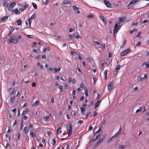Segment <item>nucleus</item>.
<instances>
[{
    "mask_svg": "<svg viewBox=\"0 0 149 149\" xmlns=\"http://www.w3.org/2000/svg\"><path fill=\"white\" fill-rule=\"evenodd\" d=\"M140 0H132L129 5L127 6H129L131 4H133L135 3L138 2Z\"/></svg>",
    "mask_w": 149,
    "mask_h": 149,
    "instance_id": "16",
    "label": "nucleus"
},
{
    "mask_svg": "<svg viewBox=\"0 0 149 149\" xmlns=\"http://www.w3.org/2000/svg\"><path fill=\"white\" fill-rule=\"evenodd\" d=\"M36 85V84L35 82H34L32 83V86L33 87H35Z\"/></svg>",
    "mask_w": 149,
    "mask_h": 149,
    "instance_id": "54",
    "label": "nucleus"
},
{
    "mask_svg": "<svg viewBox=\"0 0 149 149\" xmlns=\"http://www.w3.org/2000/svg\"><path fill=\"white\" fill-rule=\"evenodd\" d=\"M62 132L61 128V127L58 128L57 131V134H59L61 133Z\"/></svg>",
    "mask_w": 149,
    "mask_h": 149,
    "instance_id": "21",
    "label": "nucleus"
},
{
    "mask_svg": "<svg viewBox=\"0 0 149 149\" xmlns=\"http://www.w3.org/2000/svg\"><path fill=\"white\" fill-rule=\"evenodd\" d=\"M55 143H56V141H55V139H53L52 141L51 142V144H52V145H54L55 144Z\"/></svg>",
    "mask_w": 149,
    "mask_h": 149,
    "instance_id": "46",
    "label": "nucleus"
},
{
    "mask_svg": "<svg viewBox=\"0 0 149 149\" xmlns=\"http://www.w3.org/2000/svg\"><path fill=\"white\" fill-rule=\"evenodd\" d=\"M49 116H47L46 117H44L43 118L44 120L45 121H47V122H49L48 119H49Z\"/></svg>",
    "mask_w": 149,
    "mask_h": 149,
    "instance_id": "35",
    "label": "nucleus"
},
{
    "mask_svg": "<svg viewBox=\"0 0 149 149\" xmlns=\"http://www.w3.org/2000/svg\"><path fill=\"white\" fill-rule=\"evenodd\" d=\"M104 3L106 6L108 8H110L111 7V5L110 3L106 0H104Z\"/></svg>",
    "mask_w": 149,
    "mask_h": 149,
    "instance_id": "15",
    "label": "nucleus"
},
{
    "mask_svg": "<svg viewBox=\"0 0 149 149\" xmlns=\"http://www.w3.org/2000/svg\"><path fill=\"white\" fill-rule=\"evenodd\" d=\"M93 15L92 14H90L87 16V17L88 18H92L93 17Z\"/></svg>",
    "mask_w": 149,
    "mask_h": 149,
    "instance_id": "44",
    "label": "nucleus"
},
{
    "mask_svg": "<svg viewBox=\"0 0 149 149\" xmlns=\"http://www.w3.org/2000/svg\"><path fill=\"white\" fill-rule=\"evenodd\" d=\"M22 6L25 9L26 8L28 7L29 6V5L28 4H25L24 5H23Z\"/></svg>",
    "mask_w": 149,
    "mask_h": 149,
    "instance_id": "47",
    "label": "nucleus"
},
{
    "mask_svg": "<svg viewBox=\"0 0 149 149\" xmlns=\"http://www.w3.org/2000/svg\"><path fill=\"white\" fill-rule=\"evenodd\" d=\"M33 52H34L36 53H38L37 50V49H33Z\"/></svg>",
    "mask_w": 149,
    "mask_h": 149,
    "instance_id": "64",
    "label": "nucleus"
},
{
    "mask_svg": "<svg viewBox=\"0 0 149 149\" xmlns=\"http://www.w3.org/2000/svg\"><path fill=\"white\" fill-rule=\"evenodd\" d=\"M99 17L100 19L102 20L103 23H104V25L106 26L107 25V22L104 16L102 15H100V16Z\"/></svg>",
    "mask_w": 149,
    "mask_h": 149,
    "instance_id": "7",
    "label": "nucleus"
},
{
    "mask_svg": "<svg viewBox=\"0 0 149 149\" xmlns=\"http://www.w3.org/2000/svg\"><path fill=\"white\" fill-rule=\"evenodd\" d=\"M12 12H14L17 15L19 14H20L18 10L17 9H16L15 10H13L12 11Z\"/></svg>",
    "mask_w": 149,
    "mask_h": 149,
    "instance_id": "28",
    "label": "nucleus"
},
{
    "mask_svg": "<svg viewBox=\"0 0 149 149\" xmlns=\"http://www.w3.org/2000/svg\"><path fill=\"white\" fill-rule=\"evenodd\" d=\"M137 31V29H134L133 30H131L130 31V33L131 34L132 33L134 32H136Z\"/></svg>",
    "mask_w": 149,
    "mask_h": 149,
    "instance_id": "34",
    "label": "nucleus"
},
{
    "mask_svg": "<svg viewBox=\"0 0 149 149\" xmlns=\"http://www.w3.org/2000/svg\"><path fill=\"white\" fill-rule=\"evenodd\" d=\"M120 132H119L118 131L117 132L116 134H115L113 136L114 137H115V138H116L117 136L120 134Z\"/></svg>",
    "mask_w": 149,
    "mask_h": 149,
    "instance_id": "37",
    "label": "nucleus"
},
{
    "mask_svg": "<svg viewBox=\"0 0 149 149\" xmlns=\"http://www.w3.org/2000/svg\"><path fill=\"white\" fill-rule=\"evenodd\" d=\"M141 32V31H139L138 32V34L136 35V37H138L139 38H141V36H140Z\"/></svg>",
    "mask_w": 149,
    "mask_h": 149,
    "instance_id": "41",
    "label": "nucleus"
},
{
    "mask_svg": "<svg viewBox=\"0 0 149 149\" xmlns=\"http://www.w3.org/2000/svg\"><path fill=\"white\" fill-rule=\"evenodd\" d=\"M39 101L38 100H37L35 102V106H37L38 105Z\"/></svg>",
    "mask_w": 149,
    "mask_h": 149,
    "instance_id": "49",
    "label": "nucleus"
},
{
    "mask_svg": "<svg viewBox=\"0 0 149 149\" xmlns=\"http://www.w3.org/2000/svg\"><path fill=\"white\" fill-rule=\"evenodd\" d=\"M50 50V48L49 47H47L46 48L44 47L43 50V52H45L47 50L49 51Z\"/></svg>",
    "mask_w": 149,
    "mask_h": 149,
    "instance_id": "23",
    "label": "nucleus"
},
{
    "mask_svg": "<svg viewBox=\"0 0 149 149\" xmlns=\"http://www.w3.org/2000/svg\"><path fill=\"white\" fill-rule=\"evenodd\" d=\"M37 44V43L36 42H33L32 44V45L33 47H34Z\"/></svg>",
    "mask_w": 149,
    "mask_h": 149,
    "instance_id": "58",
    "label": "nucleus"
},
{
    "mask_svg": "<svg viewBox=\"0 0 149 149\" xmlns=\"http://www.w3.org/2000/svg\"><path fill=\"white\" fill-rule=\"evenodd\" d=\"M101 46V47H102L103 49H104L105 47V44H104L102 43Z\"/></svg>",
    "mask_w": 149,
    "mask_h": 149,
    "instance_id": "59",
    "label": "nucleus"
},
{
    "mask_svg": "<svg viewBox=\"0 0 149 149\" xmlns=\"http://www.w3.org/2000/svg\"><path fill=\"white\" fill-rule=\"evenodd\" d=\"M70 53L72 55H73L74 54H76L77 53V52L75 51H71Z\"/></svg>",
    "mask_w": 149,
    "mask_h": 149,
    "instance_id": "48",
    "label": "nucleus"
},
{
    "mask_svg": "<svg viewBox=\"0 0 149 149\" xmlns=\"http://www.w3.org/2000/svg\"><path fill=\"white\" fill-rule=\"evenodd\" d=\"M16 3L15 2H12L9 6L8 10L9 11L12 10L14 7L16 5Z\"/></svg>",
    "mask_w": 149,
    "mask_h": 149,
    "instance_id": "6",
    "label": "nucleus"
},
{
    "mask_svg": "<svg viewBox=\"0 0 149 149\" xmlns=\"http://www.w3.org/2000/svg\"><path fill=\"white\" fill-rule=\"evenodd\" d=\"M102 128V127H100L99 128V129L98 131L96 132L95 133H94V135H95V134H97L98 133L100 132V131H101Z\"/></svg>",
    "mask_w": 149,
    "mask_h": 149,
    "instance_id": "33",
    "label": "nucleus"
},
{
    "mask_svg": "<svg viewBox=\"0 0 149 149\" xmlns=\"http://www.w3.org/2000/svg\"><path fill=\"white\" fill-rule=\"evenodd\" d=\"M94 42L95 43H96L97 45H99L100 44V42H98L97 41H96L95 40H94Z\"/></svg>",
    "mask_w": 149,
    "mask_h": 149,
    "instance_id": "60",
    "label": "nucleus"
},
{
    "mask_svg": "<svg viewBox=\"0 0 149 149\" xmlns=\"http://www.w3.org/2000/svg\"><path fill=\"white\" fill-rule=\"evenodd\" d=\"M143 65H146V67L147 68H149V61L148 63H145L143 64Z\"/></svg>",
    "mask_w": 149,
    "mask_h": 149,
    "instance_id": "32",
    "label": "nucleus"
},
{
    "mask_svg": "<svg viewBox=\"0 0 149 149\" xmlns=\"http://www.w3.org/2000/svg\"><path fill=\"white\" fill-rule=\"evenodd\" d=\"M32 5L33 7H34V8L35 9H37V5L36 3H34L33 2H32Z\"/></svg>",
    "mask_w": 149,
    "mask_h": 149,
    "instance_id": "38",
    "label": "nucleus"
},
{
    "mask_svg": "<svg viewBox=\"0 0 149 149\" xmlns=\"http://www.w3.org/2000/svg\"><path fill=\"white\" fill-rule=\"evenodd\" d=\"M119 26L117 24H115L113 31V33L114 34H115V33H117V30L119 27Z\"/></svg>",
    "mask_w": 149,
    "mask_h": 149,
    "instance_id": "12",
    "label": "nucleus"
},
{
    "mask_svg": "<svg viewBox=\"0 0 149 149\" xmlns=\"http://www.w3.org/2000/svg\"><path fill=\"white\" fill-rule=\"evenodd\" d=\"M29 130V129L27 128V127H26L24 128L23 132L24 134H26L27 133Z\"/></svg>",
    "mask_w": 149,
    "mask_h": 149,
    "instance_id": "17",
    "label": "nucleus"
},
{
    "mask_svg": "<svg viewBox=\"0 0 149 149\" xmlns=\"http://www.w3.org/2000/svg\"><path fill=\"white\" fill-rule=\"evenodd\" d=\"M127 147V146L125 145H121L119 146V149H123Z\"/></svg>",
    "mask_w": 149,
    "mask_h": 149,
    "instance_id": "22",
    "label": "nucleus"
},
{
    "mask_svg": "<svg viewBox=\"0 0 149 149\" xmlns=\"http://www.w3.org/2000/svg\"><path fill=\"white\" fill-rule=\"evenodd\" d=\"M28 118V117L27 116H25L23 117V119L25 120H26Z\"/></svg>",
    "mask_w": 149,
    "mask_h": 149,
    "instance_id": "63",
    "label": "nucleus"
},
{
    "mask_svg": "<svg viewBox=\"0 0 149 149\" xmlns=\"http://www.w3.org/2000/svg\"><path fill=\"white\" fill-rule=\"evenodd\" d=\"M101 100H99L97 102L95 103V109H96V108L99 106L100 105V104L101 102Z\"/></svg>",
    "mask_w": 149,
    "mask_h": 149,
    "instance_id": "18",
    "label": "nucleus"
},
{
    "mask_svg": "<svg viewBox=\"0 0 149 149\" xmlns=\"http://www.w3.org/2000/svg\"><path fill=\"white\" fill-rule=\"evenodd\" d=\"M107 72H108V70H105L104 72V75L105 78V79H107Z\"/></svg>",
    "mask_w": 149,
    "mask_h": 149,
    "instance_id": "30",
    "label": "nucleus"
},
{
    "mask_svg": "<svg viewBox=\"0 0 149 149\" xmlns=\"http://www.w3.org/2000/svg\"><path fill=\"white\" fill-rule=\"evenodd\" d=\"M74 36L77 38H80L81 37V36L79 35L78 33H74Z\"/></svg>",
    "mask_w": 149,
    "mask_h": 149,
    "instance_id": "25",
    "label": "nucleus"
},
{
    "mask_svg": "<svg viewBox=\"0 0 149 149\" xmlns=\"http://www.w3.org/2000/svg\"><path fill=\"white\" fill-rule=\"evenodd\" d=\"M72 126L71 123L67 124L66 127L67 131L68 132V136H70L72 134Z\"/></svg>",
    "mask_w": 149,
    "mask_h": 149,
    "instance_id": "1",
    "label": "nucleus"
},
{
    "mask_svg": "<svg viewBox=\"0 0 149 149\" xmlns=\"http://www.w3.org/2000/svg\"><path fill=\"white\" fill-rule=\"evenodd\" d=\"M74 30L73 29L70 28L69 29V31L70 32H71L73 31Z\"/></svg>",
    "mask_w": 149,
    "mask_h": 149,
    "instance_id": "50",
    "label": "nucleus"
},
{
    "mask_svg": "<svg viewBox=\"0 0 149 149\" xmlns=\"http://www.w3.org/2000/svg\"><path fill=\"white\" fill-rule=\"evenodd\" d=\"M63 3L64 4H71V2L70 1L68 0H64L63 1Z\"/></svg>",
    "mask_w": 149,
    "mask_h": 149,
    "instance_id": "19",
    "label": "nucleus"
},
{
    "mask_svg": "<svg viewBox=\"0 0 149 149\" xmlns=\"http://www.w3.org/2000/svg\"><path fill=\"white\" fill-rule=\"evenodd\" d=\"M54 70L55 72H54V73H56L58 71V68H55L54 69Z\"/></svg>",
    "mask_w": 149,
    "mask_h": 149,
    "instance_id": "62",
    "label": "nucleus"
},
{
    "mask_svg": "<svg viewBox=\"0 0 149 149\" xmlns=\"http://www.w3.org/2000/svg\"><path fill=\"white\" fill-rule=\"evenodd\" d=\"M24 9V8L22 6H21L19 7V10L21 11H23Z\"/></svg>",
    "mask_w": 149,
    "mask_h": 149,
    "instance_id": "27",
    "label": "nucleus"
},
{
    "mask_svg": "<svg viewBox=\"0 0 149 149\" xmlns=\"http://www.w3.org/2000/svg\"><path fill=\"white\" fill-rule=\"evenodd\" d=\"M97 112L96 111H95L94 112V114L93 115H92V116L93 117L97 115Z\"/></svg>",
    "mask_w": 149,
    "mask_h": 149,
    "instance_id": "55",
    "label": "nucleus"
},
{
    "mask_svg": "<svg viewBox=\"0 0 149 149\" xmlns=\"http://www.w3.org/2000/svg\"><path fill=\"white\" fill-rule=\"evenodd\" d=\"M15 96L14 95L10 99V102L11 103H13L14 102L15 100Z\"/></svg>",
    "mask_w": 149,
    "mask_h": 149,
    "instance_id": "20",
    "label": "nucleus"
},
{
    "mask_svg": "<svg viewBox=\"0 0 149 149\" xmlns=\"http://www.w3.org/2000/svg\"><path fill=\"white\" fill-rule=\"evenodd\" d=\"M100 95L99 94H98L96 99V100H98L100 98Z\"/></svg>",
    "mask_w": 149,
    "mask_h": 149,
    "instance_id": "61",
    "label": "nucleus"
},
{
    "mask_svg": "<svg viewBox=\"0 0 149 149\" xmlns=\"http://www.w3.org/2000/svg\"><path fill=\"white\" fill-rule=\"evenodd\" d=\"M125 20V19L124 18H119L117 22V24H119V26L120 24L122 23Z\"/></svg>",
    "mask_w": 149,
    "mask_h": 149,
    "instance_id": "11",
    "label": "nucleus"
},
{
    "mask_svg": "<svg viewBox=\"0 0 149 149\" xmlns=\"http://www.w3.org/2000/svg\"><path fill=\"white\" fill-rule=\"evenodd\" d=\"M48 1H47L46 0V1L45 2H43V4L44 5H46L48 4Z\"/></svg>",
    "mask_w": 149,
    "mask_h": 149,
    "instance_id": "53",
    "label": "nucleus"
},
{
    "mask_svg": "<svg viewBox=\"0 0 149 149\" xmlns=\"http://www.w3.org/2000/svg\"><path fill=\"white\" fill-rule=\"evenodd\" d=\"M17 22L18 25H21L22 24V21L21 20L19 19L17 20Z\"/></svg>",
    "mask_w": 149,
    "mask_h": 149,
    "instance_id": "29",
    "label": "nucleus"
},
{
    "mask_svg": "<svg viewBox=\"0 0 149 149\" xmlns=\"http://www.w3.org/2000/svg\"><path fill=\"white\" fill-rule=\"evenodd\" d=\"M8 41L9 43H11L12 42H13V40L12 38H11L10 39H8Z\"/></svg>",
    "mask_w": 149,
    "mask_h": 149,
    "instance_id": "51",
    "label": "nucleus"
},
{
    "mask_svg": "<svg viewBox=\"0 0 149 149\" xmlns=\"http://www.w3.org/2000/svg\"><path fill=\"white\" fill-rule=\"evenodd\" d=\"M20 133H18L17 134V141H18L19 139V138L20 137Z\"/></svg>",
    "mask_w": 149,
    "mask_h": 149,
    "instance_id": "45",
    "label": "nucleus"
},
{
    "mask_svg": "<svg viewBox=\"0 0 149 149\" xmlns=\"http://www.w3.org/2000/svg\"><path fill=\"white\" fill-rule=\"evenodd\" d=\"M103 141V139H100L99 141L97 142V143L95 144L94 145V147H97L101 143H102Z\"/></svg>",
    "mask_w": 149,
    "mask_h": 149,
    "instance_id": "13",
    "label": "nucleus"
},
{
    "mask_svg": "<svg viewBox=\"0 0 149 149\" xmlns=\"http://www.w3.org/2000/svg\"><path fill=\"white\" fill-rule=\"evenodd\" d=\"M120 65H118L117 66L114 70V71L113 72V74L114 75H116L118 72L119 69H120Z\"/></svg>",
    "mask_w": 149,
    "mask_h": 149,
    "instance_id": "5",
    "label": "nucleus"
},
{
    "mask_svg": "<svg viewBox=\"0 0 149 149\" xmlns=\"http://www.w3.org/2000/svg\"><path fill=\"white\" fill-rule=\"evenodd\" d=\"M80 109L82 113L84 112L86 110V108L85 107H81Z\"/></svg>",
    "mask_w": 149,
    "mask_h": 149,
    "instance_id": "36",
    "label": "nucleus"
},
{
    "mask_svg": "<svg viewBox=\"0 0 149 149\" xmlns=\"http://www.w3.org/2000/svg\"><path fill=\"white\" fill-rule=\"evenodd\" d=\"M113 82H110L107 85V88L108 90L110 91L113 88Z\"/></svg>",
    "mask_w": 149,
    "mask_h": 149,
    "instance_id": "8",
    "label": "nucleus"
},
{
    "mask_svg": "<svg viewBox=\"0 0 149 149\" xmlns=\"http://www.w3.org/2000/svg\"><path fill=\"white\" fill-rule=\"evenodd\" d=\"M58 88H59L60 90V92H62L63 91V87L61 85H59L58 86Z\"/></svg>",
    "mask_w": 149,
    "mask_h": 149,
    "instance_id": "40",
    "label": "nucleus"
},
{
    "mask_svg": "<svg viewBox=\"0 0 149 149\" xmlns=\"http://www.w3.org/2000/svg\"><path fill=\"white\" fill-rule=\"evenodd\" d=\"M3 5L6 8H7L8 7V3H7L6 1H5L3 4Z\"/></svg>",
    "mask_w": 149,
    "mask_h": 149,
    "instance_id": "31",
    "label": "nucleus"
},
{
    "mask_svg": "<svg viewBox=\"0 0 149 149\" xmlns=\"http://www.w3.org/2000/svg\"><path fill=\"white\" fill-rule=\"evenodd\" d=\"M102 135V134L101 133L99 134L96 136V139H98Z\"/></svg>",
    "mask_w": 149,
    "mask_h": 149,
    "instance_id": "42",
    "label": "nucleus"
},
{
    "mask_svg": "<svg viewBox=\"0 0 149 149\" xmlns=\"http://www.w3.org/2000/svg\"><path fill=\"white\" fill-rule=\"evenodd\" d=\"M130 52V50L129 49H127L123 51L121 54V56H124Z\"/></svg>",
    "mask_w": 149,
    "mask_h": 149,
    "instance_id": "3",
    "label": "nucleus"
},
{
    "mask_svg": "<svg viewBox=\"0 0 149 149\" xmlns=\"http://www.w3.org/2000/svg\"><path fill=\"white\" fill-rule=\"evenodd\" d=\"M141 42L140 41H139L138 42V43L136 45V47H139V45L141 44Z\"/></svg>",
    "mask_w": 149,
    "mask_h": 149,
    "instance_id": "52",
    "label": "nucleus"
},
{
    "mask_svg": "<svg viewBox=\"0 0 149 149\" xmlns=\"http://www.w3.org/2000/svg\"><path fill=\"white\" fill-rule=\"evenodd\" d=\"M72 8L75 11L76 13H80L79 8L77 7L75 5H74L72 6Z\"/></svg>",
    "mask_w": 149,
    "mask_h": 149,
    "instance_id": "10",
    "label": "nucleus"
},
{
    "mask_svg": "<svg viewBox=\"0 0 149 149\" xmlns=\"http://www.w3.org/2000/svg\"><path fill=\"white\" fill-rule=\"evenodd\" d=\"M147 77V75L146 74H145L144 77L143 78H141L139 77H138L137 79L138 81H144L145 80V79Z\"/></svg>",
    "mask_w": 149,
    "mask_h": 149,
    "instance_id": "9",
    "label": "nucleus"
},
{
    "mask_svg": "<svg viewBox=\"0 0 149 149\" xmlns=\"http://www.w3.org/2000/svg\"><path fill=\"white\" fill-rule=\"evenodd\" d=\"M142 107H139V108L136 110V113H137V112H139L141 111L142 110Z\"/></svg>",
    "mask_w": 149,
    "mask_h": 149,
    "instance_id": "43",
    "label": "nucleus"
},
{
    "mask_svg": "<svg viewBox=\"0 0 149 149\" xmlns=\"http://www.w3.org/2000/svg\"><path fill=\"white\" fill-rule=\"evenodd\" d=\"M47 134L49 136H51L52 134L51 132L50 131H48L47 132Z\"/></svg>",
    "mask_w": 149,
    "mask_h": 149,
    "instance_id": "57",
    "label": "nucleus"
},
{
    "mask_svg": "<svg viewBox=\"0 0 149 149\" xmlns=\"http://www.w3.org/2000/svg\"><path fill=\"white\" fill-rule=\"evenodd\" d=\"M11 38L13 40V42L14 44H17L18 41V37L15 36H11Z\"/></svg>",
    "mask_w": 149,
    "mask_h": 149,
    "instance_id": "2",
    "label": "nucleus"
},
{
    "mask_svg": "<svg viewBox=\"0 0 149 149\" xmlns=\"http://www.w3.org/2000/svg\"><path fill=\"white\" fill-rule=\"evenodd\" d=\"M114 138H115V137L113 136H112L108 140V142H109L110 141H111Z\"/></svg>",
    "mask_w": 149,
    "mask_h": 149,
    "instance_id": "39",
    "label": "nucleus"
},
{
    "mask_svg": "<svg viewBox=\"0 0 149 149\" xmlns=\"http://www.w3.org/2000/svg\"><path fill=\"white\" fill-rule=\"evenodd\" d=\"M8 18V16H5L3 17L0 20V21L1 22V21H4L6 20V19H7Z\"/></svg>",
    "mask_w": 149,
    "mask_h": 149,
    "instance_id": "24",
    "label": "nucleus"
},
{
    "mask_svg": "<svg viewBox=\"0 0 149 149\" xmlns=\"http://www.w3.org/2000/svg\"><path fill=\"white\" fill-rule=\"evenodd\" d=\"M29 111V109H26L24 111L22 114V115L23 116L25 114H26L27 113H28Z\"/></svg>",
    "mask_w": 149,
    "mask_h": 149,
    "instance_id": "26",
    "label": "nucleus"
},
{
    "mask_svg": "<svg viewBox=\"0 0 149 149\" xmlns=\"http://www.w3.org/2000/svg\"><path fill=\"white\" fill-rule=\"evenodd\" d=\"M36 17V14L34 13L31 16L30 18H29L28 19V21L30 26L31 24L32 23V19H35Z\"/></svg>",
    "mask_w": 149,
    "mask_h": 149,
    "instance_id": "4",
    "label": "nucleus"
},
{
    "mask_svg": "<svg viewBox=\"0 0 149 149\" xmlns=\"http://www.w3.org/2000/svg\"><path fill=\"white\" fill-rule=\"evenodd\" d=\"M93 127L91 125L89 127L88 130L90 131L92 129Z\"/></svg>",
    "mask_w": 149,
    "mask_h": 149,
    "instance_id": "56",
    "label": "nucleus"
},
{
    "mask_svg": "<svg viewBox=\"0 0 149 149\" xmlns=\"http://www.w3.org/2000/svg\"><path fill=\"white\" fill-rule=\"evenodd\" d=\"M30 136L31 138H32L35 137L36 136L35 134L33 132V130H31L30 131Z\"/></svg>",
    "mask_w": 149,
    "mask_h": 149,
    "instance_id": "14",
    "label": "nucleus"
}]
</instances>
